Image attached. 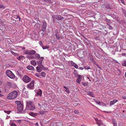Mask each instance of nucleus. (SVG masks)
<instances>
[{
	"label": "nucleus",
	"instance_id": "864d4df0",
	"mask_svg": "<svg viewBox=\"0 0 126 126\" xmlns=\"http://www.w3.org/2000/svg\"><path fill=\"white\" fill-rule=\"evenodd\" d=\"M81 79L82 80H83L84 79V77L82 76H81Z\"/></svg>",
	"mask_w": 126,
	"mask_h": 126
},
{
	"label": "nucleus",
	"instance_id": "2f4dec72",
	"mask_svg": "<svg viewBox=\"0 0 126 126\" xmlns=\"http://www.w3.org/2000/svg\"><path fill=\"white\" fill-rule=\"evenodd\" d=\"M122 9L123 11V13L124 14V16L126 17V11L123 8H122Z\"/></svg>",
	"mask_w": 126,
	"mask_h": 126
},
{
	"label": "nucleus",
	"instance_id": "393cba45",
	"mask_svg": "<svg viewBox=\"0 0 126 126\" xmlns=\"http://www.w3.org/2000/svg\"><path fill=\"white\" fill-rule=\"evenodd\" d=\"M7 84L10 87H11L13 86V83L12 82H7Z\"/></svg>",
	"mask_w": 126,
	"mask_h": 126
},
{
	"label": "nucleus",
	"instance_id": "f8f14e48",
	"mask_svg": "<svg viewBox=\"0 0 126 126\" xmlns=\"http://www.w3.org/2000/svg\"><path fill=\"white\" fill-rule=\"evenodd\" d=\"M84 45L81 42L79 43V50H82L84 49Z\"/></svg>",
	"mask_w": 126,
	"mask_h": 126
},
{
	"label": "nucleus",
	"instance_id": "e2e57ef3",
	"mask_svg": "<svg viewBox=\"0 0 126 126\" xmlns=\"http://www.w3.org/2000/svg\"><path fill=\"white\" fill-rule=\"evenodd\" d=\"M17 18L18 17V18L19 19V21H20V18L18 16H17Z\"/></svg>",
	"mask_w": 126,
	"mask_h": 126
},
{
	"label": "nucleus",
	"instance_id": "b1692460",
	"mask_svg": "<svg viewBox=\"0 0 126 126\" xmlns=\"http://www.w3.org/2000/svg\"><path fill=\"white\" fill-rule=\"evenodd\" d=\"M63 87L65 88L64 90L65 91L66 93L68 94H69L70 93V91L68 90V88L66 86H63Z\"/></svg>",
	"mask_w": 126,
	"mask_h": 126
},
{
	"label": "nucleus",
	"instance_id": "ddd939ff",
	"mask_svg": "<svg viewBox=\"0 0 126 126\" xmlns=\"http://www.w3.org/2000/svg\"><path fill=\"white\" fill-rule=\"evenodd\" d=\"M78 72L75 70L74 71V74L76 76H77V79L76 80V82L79 83V75H78Z\"/></svg>",
	"mask_w": 126,
	"mask_h": 126
},
{
	"label": "nucleus",
	"instance_id": "4468645a",
	"mask_svg": "<svg viewBox=\"0 0 126 126\" xmlns=\"http://www.w3.org/2000/svg\"><path fill=\"white\" fill-rule=\"evenodd\" d=\"M118 101V100L116 99H113L112 101H110V106H111L112 105H113Z\"/></svg>",
	"mask_w": 126,
	"mask_h": 126
},
{
	"label": "nucleus",
	"instance_id": "39448f33",
	"mask_svg": "<svg viewBox=\"0 0 126 126\" xmlns=\"http://www.w3.org/2000/svg\"><path fill=\"white\" fill-rule=\"evenodd\" d=\"M23 80L24 82L28 83L31 81V79L28 76L25 75L23 77Z\"/></svg>",
	"mask_w": 126,
	"mask_h": 126
},
{
	"label": "nucleus",
	"instance_id": "cd10ccee",
	"mask_svg": "<svg viewBox=\"0 0 126 126\" xmlns=\"http://www.w3.org/2000/svg\"><path fill=\"white\" fill-rule=\"evenodd\" d=\"M36 69L38 72H40L42 71V69L39 66H37L36 67Z\"/></svg>",
	"mask_w": 126,
	"mask_h": 126
},
{
	"label": "nucleus",
	"instance_id": "4c0bfd02",
	"mask_svg": "<svg viewBox=\"0 0 126 126\" xmlns=\"http://www.w3.org/2000/svg\"><path fill=\"white\" fill-rule=\"evenodd\" d=\"M83 67H84V68H85L87 70H88V69H89L90 68V67L89 66H83Z\"/></svg>",
	"mask_w": 126,
	"mask_h": 126
},
{
	"label": "nucleus",
	"instance_id": "4d7b16f0",
	"mask_svg": "<svg viewBox=\"0 0 126 126\" xmlns=\"http://www.w3.org/2000/svg\"><path fill=\"white\" fill-rule=\"evenodd\" d=\"M35 125L36 126H39L38 124V122H37L36 123Z\"/></svg>",
	"mask_w": 126,
	"mask_h": 126
},
{
	"label": "nucleus",
	"instance_id": "5701e85b",
	"mask_svg": "<svg viewBox=\"0 0 126 126\" xmlns=\"http://www.w3.org/2000/svg\"><path fill=\"white\" fill-rule=\"evenodd\" d=\"M87 94L91 96L92 97H94V95L93 93L92 92H88L87 93Z\"/></svg>",
	"mask_w": 126,
	"mask_h": 126
},
{
	"label": "nucleus",
	"instance_id": "6e6d98bb",
	"mask_svg": "<svg viewBox=\"0 0 126 126\" xmlns=\"http://www.w3.org/2000/svg\"><path fill=\"white\" fill-rule=\"evenodd\" d=\"M84 68H83L82 67H79V69L82 70Z\"/></svg>",
	"mask_w": 126,
	"mask_h": 126
},
{
	"label": "nucleus",
	"instance_id": "c85d7f7f",
	"mask_svg": "<svg viewBox=\"0 0 126 126\" xmlns=\"http://www.w3.org/2000/svg\"><path fill=\"white\" fill-rule=\"evenodd\" d=\"M15 103L17 104V105H18L20 104H22L20 101H15Z\"/></svg>",
	"mask_w": 126,
	"mask_h": 126
},
{
	"label": "nucleus",
	"instance_id": "c756f323",
	"mask_svg": "<svg viewBox=\"0 0 126 126\" xmlns=\"http://www.w3.org/2000/svg\"><path fill=\"white\" fill-rule=\"evenodd\" d=\"M27 57H28V58L29 59H34V56H27Z\"/></svg>",
	"mask_w": 126,
	"mask_h": 126
},
{
	"label": "nucleus",
	"instance_id": "49530a36",
	"mask_svg": "<svg viewBox=\"0 0 126 126\" xmlns=\"http://www.w3.org/2000/svg\"><path fill=\"white\" fill-rule=\"evenodd\" d=\"M11 53L13 54L14 55H15V54H17L16 53H15V52H13V51L12 50H11Z\"/></svg>",
	"mask_w": 126,
	"mask_h": 126
},
{
	"label": "nucleus",
	"instance_id": "f704fd0d",
	"mask_svg": "<svg viewBox=\"0 0 126 126\" xmlns=\"http://www.w3.org/2000/svg\"><path fill=\"white\" fill-rule=\"evenodd\" d=\"M37 65L39 66H42V62L40 61H38L37 62Z\"/></svg>",
	"mask_w": 126,
	"mask_h": 126
},
{
	"label": "nucleus",
	"instance_id": "f03ea898",
	"mask_svg": "<svg viewBox=\"0 0 126 126\" xmlns=\"http://www.w3.org/2000/svg\"><path fill=\"white\" fill-rule=\"evenodd\" d=\"M26 106L28 109L30 110H33L35 108L33 102L32 101L27 102Z\"/></svg>",
	"mask_w": 126,
	"mask_h": 126
},
{
	"label": "nucleus",
	"instance_id": "e433bc0d",
	"mask_svg": "<svg viewBox=\"0 0 126 126\" xmlns=\"http://www.w3.org/2000/svg\"><path fill=\"white\" fill-rule=\"evenodd\" d=\"M91 60H94V58L91 54H90L89 56Z\"/></svg>",
	"mask_w": 126,
	"mask_h": 126
},
{
	"label": "nucleus",
	"instance_id": "774afa93",
	"mask_svg": "<svg viewBox=\"0 0 126 126\" xmlns=\"http://www.w3.org/2000/svg\"><path fill=\"white\" fill-rule=\"evenodd\" d=\"M125 76L126 78V72L125 73Z\"/></svg>",
	"mask_w": 126,
	"mask_h": 126
},
{
	"label": "nucleus",
	"instance_id": "37998d69",
	"mask_svg": "<svg viewBox=\"0 0 126 126\" xmlns=\"http://www.w3.org/2000/svg\"><path fill=\"white\" fill-rule=\"evenodd\" d=\"M0 8H4L5 7L4 5L0 4Z\"/></svg>",
	"mask_w": 126,
	"mask_h": 126
},
{
	"label": "nucleus",
	"instance_id": "6e6552de",
	"mask_svg": "<svg viewBox=\"0 0 126 126\" xmlns=\"http://www.w3.org/2000/svg\"><path fill=\"white\" fill-rule=\"evenodd\" d=\"M17 107L18 110L19 111H22L23 109V104H20L17 106Z\"/></svg>",
	"mask_w": 126,
	"mask_h": 126
},
{
	"label": "nucleus",
	"instance_id": "423d86ee",
	"mask_svg": "<svg viewBox=\"0 0 126 126\" xmlns=\"http://www.w3.org/2000/svg\"><path fill=\"white\" fill-rule=\"evenodd\" d=\"M42 23L43 24L42 27V30L44 32L45 31L47 27V24L46 22L44 20L42 21Z\"/></svg>",
	"mask_w": 126,
	"mask_h": 126
},
{
	"label": "nucleus",
	"instance_id": "aec40b11",
	"mask_svg": "<svg viewBox=\"0 0 126 126\" xmlns=\"http://www.w3.org/2000/svg\"><path fill=\"white\" fill-rule=\"evenodd\" d=\"M36 53V51L35 50H30V55H33Z\"/></svg>",
	"mask_w": 126,
	"mask_h": 126
},
{
	"label": "nucleus",
	"instance_id": "72a5a7b5",
	"mask_svg": "<svg viewBox=\"0 0 126 126\" xmlns=\"http://www.w3.org/2000/svg\"><path fill=\"white\" fill-rule=\"evenodd\" d=\"M124 62H123L122 65L123 66L126 67V60L125 61H124Z\"/></svg>",
	"mask_w": 126,
	"mask_h": 126
},
{
	"label": "nucleus",
	"instance_id": "9d476101",
	"mask_svg": "<svg viewBox=\"0 0 126 126\" xmlns=\"http://www.w3.org/2000/svg\"><path fill=\"white\" fill-rule=\"evenodd\" d=\"M42 91L41 90L39 89L37 91L36 94V96H39L40 97L42 95Z\"/></svg>",
	"mask_w": 126,
	"mask_h": 126
},
{
	"label": "nucleus",
	"instance_id": "5fc2aeb1",
	"mask_svg": "<svg viewBox=\"0 0 126 126\" xmlns=\"http://www.w3.org/2000/svg\"><path fill=\"white\" fill-rule=\"evenodd\" d=\"M4 112L6 113H7V114H9V111H7L6 110H4Z\"/></svg>",
	"mask_w": 126,
	"mask_h": 126
},
{
	"label": "nucleus",
	"instance_id": "680f3d73",
	"mask_svg": "<svg viewBox=\"0 0 126 126\" xmlns=\"http://www.w3.org/2000/svg\"><path fill=\"white\" fill-rule=\"evenodd\" d=\"M123 98L124 99H126V97H123Z\"/></svg>",
	"mask_w": 126,
	"mask_h": 126
},
{
	"label": "nucleus",
	"instance_id": "bf43d9fd",
	"mask_svg": "<svg viewBox=\"0 0 126 126\" xmlns=\"http://www.w3.org/2000/svg\"><path fill=\"white\" fill-rule=\"evenodd\" d=\"M113 126H117V123L113 124Z\"/></svg>",
	"mask_w": 126,
	"mask_h": 126
},
{
	"label": "nucleus",
	"instance_id": "f257e3e1",
	"mask_svg": "<svg viewBox=\"0 0 126 126\" xmlns=\"http://www.w3.org/2000/svg\"><path fill=\"white\" fill-rule=\"evenodd\" d=\"M17 95V92L16 91H14L8 94L7 98L9 100L15 99L16 98Z\"/></svg>",
	"mask_w": 126,
	"mask_h": 126
},
{
	"label": "nucleus",
	"instance_id": "69168bd1",
	"mask_svg": "<svg viewBox=\"0 0 126 126\" xmlns=\"http://www.w3.org/2000/svg\"><path fill=\"white\" fill-rule=\"evenodd\" d=\"M3 96V95L1 94H0V96Z\"/></svg>",
	"mask_w": 126,
	"mask_h": 126
},
{
	"label": "nucleus",
	"instance_id": "0eeeda50",
	"mask_svg": "<svg viewBox=\"0 0 126 126\" xmlns=\"http://www.w3.org/2000/svg\"><path fill=\"white\" fill-rule=\"evenodd\" d=\"M34 81L33 80L28 85L27 87L30 89H32L34 87Z\"/></svg>",
	"mask_w": 126,
	"mask_h": 126
},
{
	"label": "nucleus",
	"instance_id": "13d9d810",
	"mask_svg": "<svg viewBox=\"0 0 126 126\" xmlns=\"http://www.w3.org/2000/svg\"><path fill=\"white\" fill-rule=\"evenodd\" d=\"M126 54L125 53H123L122 54V55L123 56H124L126 55Z\"/></svg>",
	"mask_w": 126,
	"mask_h": 126
},
{
	"label": "nucleus",
	"instance_id": "412c9836",
	"mask_svg": "<svg viewBox=\"0 0 126 126\" xmlns=\"http://www.w3.org/2000/svg\"><path fill=\"white\" fill-rule=\"evenodd\" d=\"M40 55L37 53L35 54L34 56V57L35 58L34 59H38L40 58Z\"/></svg>",
	"mask_w": 126,
	"mask_h": 126
},
{
	"label": "nucleus",
	"instance_id": "c03bdc74",
	"mask_svg": "<svg viewBox=\"0 0 126 126\" xmlns=\"http://www.w3.org/2000/svg\"><path fill=\"white\" fill-rule=\"evenodd\" d=\"M81 80V76L79 75V84L80 83V82Z\"/></svg>",
	"mask_w": 126,
	"mask_h": 126
},
{
	"label": "nucleus",
	"instance_id": "052dcab7",
	"mask_svg": "<svg viewBox=\"0 0 126 126\" xmlns=\"http://www.w3.org/2000/svg\"><path fill=\"white\" fill-rule=\"evenodd\" d=\"M38 107H40L41 106V104L39 103H38Z\"/></svg>",
	"mask_w": 126,
	"mask_h": 126
},
{
	"label": "nucleus",
	"instance_id": "0e129e2a",
	"mask_svg": "<svg viewBox=\"0 0 126 126\" xmlns=\"http://www.w3.org/2000/svg\"><path fill=\"white\" fill-rule=\"evenodd\" d=\"M87 78L88 79H89V81H91V80H90V78H89V77H87Z\"/></svg>",
	"mask_w": 126,
	"mask_h": 126
},
{
	"label": "nucleus",
	"instance_id": "f3484780",
	"mask_svg": "<svg viewBox=\"0 0 126 126\" xmlns=\"http://www.w3.org/2000/svg\"><path fill=\"white\" fill-rule=\"evenodd\" d=\"M82 84L84 87H88L89 86V83L88 82H82L81 83Z\"/></svg>",
	"mask_w": 126,
	"mask_h": 126
},
{
	"label": "nucleus",
	"instance_id": "6ab92c4d",
	"mask_svg": "<svg viewBox=\"0 0 126 126\" xmlns=\"http://www.w3.org/2000/svg\"><path fill=\"white\" fill-rule=\"evenodd\" d=\"M97 123L99 126L103 124V122L101 120H98Z\"/></svg>",
	"mask_w": 126,
	"mask_h": 126
},
{
	"label": "nucleus",
	"instance_id": "20e7f679",
	"mask_svg": "<svg viewBox=\"0 0 126 126\" xmlns=\"http://www.w3.org/2000/svg\"><path fill=\"white\" fill-rule=\"evenodd\" d=\"M54 37H56V39L60 40L62 39L60 36H59V32L57 30H56L53 33Z\"/></svg>",
	"mask_w": 126,
	"mask_h": 126
},
{
	"label": "nucleus",
	"instance_id": "bb28decb",
	"mask_svg": "<svg viewBox=\"0 0 126 126\" xmlns=\"http://www.w3.org/2000/svg\"><path fill=\"white\" fill-rule=\"evenodd\" d=\"M71 64L72 65L74 66L76 68H78V66L77 65L74 63H71Z\"/></svg>",
	"mask_w": 126,
	"mask_h": 126
},
{
	"label": "nucleus",
	"instance_id": "de8ad7c7",
	"mask_svg": "<svg viewBox=\"0 0 126 126\" xmlns=\"http://www.w3.org/2000/svg\"><path fill=\"white\" fill-rule=\"evenodd\" d=\"M74 112L76 114H78L79 113V112L78 110H75L74 111Z\"/></svg>",
	"mask_w": 126,
	"mask_h": 126
},
{
	"label": "nucleus",
	"instance_id": "a211bd4d",
	"mask_svg": "<svg viewBox=\"0 0 126 126\" xmlns=\"http://www.w3.org/2000/svg\"><path fill=\"white\" fill-rule=\"evenodd\" d=\"M17 59L20 61L23 60L24 59V57L23 56H20L17 57Z\"/></svg>",
	"mask_w": 126,
	"mask_h": 126
},
{
	"label": "nucleus",
	"instance_id": "1a4fd4ad",
	"mask_svg": "<svg viewBox=\"0 0 126 126\" xmlns=\"http://www.w3.org/2000/svg\"><path fill=\"white\" fill-rule=\"evenodd\" d=\"M55 17L56 19L58 20H62L63 18V16L58 15H55Z\"/></svg>",
	"mask_w": 126,
	"mask_h": 126
},
{
	"label": "nucleus",
	"instance_id": "09e8293b",
	"mask_svg": "<svg viewBox=\"0 0 126 126\" xmlns=\"http://www.w3.org/2000/svg\"><path fill=\"white\" fill-rule=\"evenodd\" d=\"M39 44L41 46L43 45V43L41 41H40L39 42Z\"/></svg>",
	"mask_w": 126,
	"mask_h": 126
},
{
	"label": "nucleus",
	"instance_id": "473e14b6",
	"mask_svg": "<svg viewBox=\"0 0 126 126\" xmlns=\"http://www.w3.org/2000/svg\"><path fill=\"white\" fill-rule=\"evenodd\" d=\"M42 48L43 49H46L48 48H49V47L48 46H43Z\"/></svg>",
	"mask_w": 126,
	"mask_h": 126
},
{
	"label": "nucleus",
	"instance_id": "603ef678",
	"mask_svg": "<svg viewBox=\"0 0 126 126\" xmlns=\"http://www.w3.org/2000/svg\"><path fill=\"white\" fill-rule=\"evenodd\" d=\"M100 105H102L103 106H104L105 105V104L104 103H103L102 102H101V104Z\"/></svg>",
	"mask_w": 126,
	"mask_h": 126
},
{
	"label": "nucleus",
	"instance_id": "3c124183",
	"mask_svg": "<svg viewBox=\"0 0 126 126\" xmlns=\"http://www.w3.org/2000/svg\"><path fill=\"white\" fill-rule=\"evenodd\" d=\"M96 66H97L99 69H101V68L100 67V66H99L98 64H96Z\"/></svg>",
	"mask_w": 126,
	"mask_h": 126
},
{
	"label": "nucleus",
	"instance_id": "9b49d317",
	"mask_svg": "<svg viewBox=\"0 0 126 126\" xmlns=\"http://www.w3.org/2000/svg\"><path fill=\"white\" fill-rule=\"evenodd\" d=\"M80 36H79V42H83L84 41V39H86L85 37L84 36L81 34L80 35Z\"/></svg>",
	"mask_w": 126,
	"mask_h": 126
},
{
	"label": "nucleus",
	"instance_id": "2eb2a0df",
	"mask_svg": "<svg viewBox=\"0 0 126 126\" xmlns=\"http://www.w3.org/2000/svg\"><path fill=\"white\" fill-rule=\"evenodd\" d=\"M27 68L28 70H34L35 69L34 68V67L32 66L29 65L27 66Z\"/></svg>",
	"mask_w": 126,
	"mask_h": 126
},
{
	"label": "nucleus",
	"instance_id": "8fccbe9b",
	"mask_svg": "<svg viewBox=\"0 0 126 126\" xmlns=\"http://www.w3.org/2000/svg\"><path fill=\"white\" fill-rule=\"evenodd\" d=\"M96 102L97 103V104H98L100 105L101 103V102L100 101H96Z\"/></svg>",
	"mask_w": 126,
	"mask_h": 126
},
{
	"label": "nucleus",
	"instance_id": "79ce46f5",
	"mask_svg": "<svg viewBox=\"0 0 126 126\" xmlns=\"http://www.w3.org/2000/svg\"><path fill=\"white\" fill-rule=\"evenodd\" d=\"M105 20L107 22L109 23L110 22V20L106 18L105 19Z\"/></svg>",
	"mask_w": 126,
	"mask_h": 126
},
{
	"label": "nucleus",
	"instance_id": "a18cd8bd",
	"mask_svg": "<svg viewBox=\"0 0 126 126\" xmlns=\"http://www.w3.org/2000/svg\"><path fill=\"white\" fill-rule=\"evenodd\" d=\"M109 29L110 30H112L113 29V28L111 26H110L109 27Z\"/></svg>",
	"mask_w": 126,
	"mask_h": 126
},
{
	"label": "nucleus",
	"instance_id": "a878e982",
	"mask_svg": "<svg viewBox=\"0 0 126 126\" xmlns=\"http://www.w3.org/2000/svg\"><path fill=\"white\" fill-rule=\"evenodd\" d=\"M41 75L43 77H45L46 76V74L45 72H42L41 73Z\"/></svg>",
	"mask_w": 126,
	"mask_h": 126
},
{
	"label": "nucleus",
	"instance_id": "c9c22d12",
	"mask_svg": "<svg viewBox=\"0 0 126 126\" xmlns=\"http://www.w3.org/2000/svg\"><path fill=\"white\" fill-rule=\"evenodd\" d=\"M112 121L113 123V124H115L117 123L116 122V121L114 119H112Z\"/></svg>",
	"mask_w": 126,
	"mask_h": 126
},
{
	"label": "nucleus",
	"instance_id": "ea45409f",
	"mask_svg": "<svg viewBox=\"0 0 126 126\" xmlns=\"http://www.w3.org/2000/svg\"><path fill=\"white\" fill-rule=\"evenodd\" d=\"M11 126H17L16 125L13 123H12L10 124Z\"/></svg>",
	"mask_w": 126,
	"mask_h": 126
},
{
	"label": "nucleus",
	"instance_id": "7c9ffc66",
	"mask_svg": "<svg viewBox=\"0 0 126 126\" xmlns=\"http://www.w3.org/2000/svg\"><path fill=\"white\" fill-rule=\"evenodd\" d=\"M25 53L26 54L30 55V50H26L25 52Z\"/></svg>",
	"mask_w": 126,
	"mask_h": 126
},
{
	"label": "nucleus",
	"instance_id": "7ed1b4c3",
	"mask_svg": "<svg viewBox=\"0 0 126 126\" xmlns=\"http://www.w3.org/2000/svg\"><path fill=\"white\" fill-rule=\"evenodd\" d=\"M6 75L11 79H14L15 78V76L12 71L10 70H7L6 72Z\"/></svg>",
	"mask_w": 126,
	"mask_h": 126
},
{
	"label": "nucleus",
	"instance_id": "a19ab883",
	"mask_svg": "<svg viewBox=\"0 0 126 126\" xmlns=\"http://www.w3.org/2000/svg\"><path fill=\"white\" fill-rule=\"evenodd\" d=\"M35 26L39 28V27L40 26V24L39 23H36L35 24Z\"/></svg>",
	"mask_w": 126,
	"mask_h": 126
},
{
	"label": "nucleus",
	"instance_id": "58836bf2",
	"mask_svg": "<svg viewBox=\"0 0 126 126\" xmlns=\"http://www.w3.org/2000/svg\"><path fill=\"white\" fill-rule=\"evenodd\" d=\"M35 76L41 78L40 74L39 73H36L35 74Z\"/></svg>",
	"mask_w": 126,
	"mask_h": 126
},
{
	"label": "nucleus",
	"instance_id": "4be33fe9",
	"mask_svg": "<svg viewBox=\"0 0 126 126\" xmlns=\"http://www.w3.org/2000/svg\"><path fill=\"white\" fill-rule=\"evenodd\" d=\"M104 7H105V8H106L107 9H109L110 8L109 5L108 4H106L104 5H103L102 6V7H103V8Z\"/></svg>",
	"mask_w": 126,
	"mask_h": 126
},
{
	"label": "nucleus",
	"instance_id": "dca6fc26",
	"mask_svg": "<svg viewBox=\"0 0 126 126\" xmlns=\"http://www.w3.org/2000/svg\"><path fill=\"white\" fill-rule=\"evenodd\" d=\"M31 63L32 65L35 66L37 65L36 61L35 60H32L31 62Z\"/></svg>",
	"mask_w": 126,
	"mask_h": 126
},
{
	"label": "nucleus",
	"instance_id": "338daca9",
	"mask_svg": "<svg viewBox=\"0 0 126 126\" xmlns=\"http://www.w3.org/2000/svg\"><path fill=\"white\" fill-rule=\"evenodd\" d=\"M44 58L43 57H41V58L40 59H42V60L44 59Z\"/></svg>",
	"mask_w": 126,
	"mask_h": 126
}]
</instances>
